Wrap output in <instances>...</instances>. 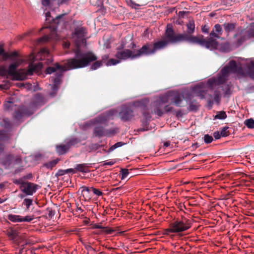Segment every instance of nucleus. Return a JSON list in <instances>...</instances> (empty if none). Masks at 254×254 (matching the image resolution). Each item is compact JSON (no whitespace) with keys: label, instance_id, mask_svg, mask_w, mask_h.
<instances>
[{"label":"nucleus","instance_id":"1","mask_svg":"<svg viewBox=\"0 0 254 254\" xmlns=\"http://www.w3.org/2000/svg\"><path fill=\"white\" fill-rule=\"evenodd\" d=\"M97 59L96 56L92 52L90 51L82 52L78 49L74 52V57L68 59L64 66L56 63L52 66L48 67L46 69L47 74H52L58 71L55 76L51 78V80L53 84L51 87L52 91L50 93V95L51 97H54L56 95L64 71L86 67L91 62L96 61Z\"/></svg>","mask_w":254,"mask_h":254},{"label":"nucleus","instance_id":"2","mask_svg":"<svg viewBox=\"0 0 254 254\" xmlns=\"http://www.w3.org/2000/svg\"><path fill=\"white\" fill-rule=\"evenodd\" d=\"M35 59L37 61H43V63L39 62L35 64H30L25 71V76L32 75L34 72H39L42 69L43 64H49L53 62L49 51L45 48L41 49L35 56Z\"/></svg>","mask_w":254,"mask_h":254},{"label":"nucleus","instance_id":"3","mask_svg":"<svg viewBox=\"0 0 254 254\" xmlns=\"http://www.w3.org/2000/svg\"><path fill=\"white\" fill-rule=\"evenodd\" d=\"M230 72L237 73L242 76H245V73L241 65H238L236 61L231 60L229 62L228 65L225 66L221 69L220 73L215 77L216 84L219 85L223 84L227 80Z\"/></svg>","mask_w":254,"mask_h":254},{"label":"nucleus","instance_id":"4","mask_svg":"<svg viewBox=\"0 0 254 254\" xmlns=\"http://www.w3.org/2000/svg\"><path fill=\"white\" fill-rule=\"evenodd\" d=\"M182 38L181 36L175 37V32L173 28L167 25L164 39L158 40L152 44L154 53L155 54L157 51L165 49L170 44H176L179 43V41L182 39Z\"/></svg>","mask_w":254,"mask_h":254},{"label":"nucleus","instance_id":"5","mask_svg":"<svg viewBox=\"0 0 254 254\" xmlns=\"http://www.w3.org/2000/svg\"><path fill=\"white\" fill-rule=\"evenodd\" d=\"M186 26L187 28L186 33L178 34L175 33V37L181 36L182 37V39L179 41V43L186 42L190 44H198L201 46V44L204 43L203 36L201 35L197 37L192 35L195 30L194 21L193 20H189Z\"/></svg>","mask_w":254,"mask_h":254},{"label":"nucleus","instance_id":"6","mask_svg":"<svg viewBox=\"0 0 254 254\" xmlns=\"http://www.w3.org/2000/svg\"><path fill=\"white\" fill-rule=\"evenodd\" d=\"M190 220L186 217L178 219L170 225V227L165 229V233L169 235L172 233H180L190 229L191 227Z\"/></svg>","mask_w":254,"mask_h":254},{"label":"nucleus","instance_id":"7","mask_svg":"<svg viewBox=\"0 0 254 254\" xmlns=\"http://www.w3.org/2000/svg\"><path fill=\"white\" fill-rule=\"evenodd\" d=\"M223 33L221 25L216 24L213 27L212 30L209 34V37L205 40L203 39L204 43L201 44V47L205 48H212L216 45L217 39L220 38Z\"/></svg>","mask_w":254,"mask_h":254},{"label":"nucleus","instance_id":"8","mask_svg":"<svg viewBox=\"0 0 254 254\" xmlns=\"http://www.w3.org/2000/svg\"><path fill=\"white\" fill-rule=\"evenodd\" d=\"M149 100L147 98L142 99L140 100L135 101L132 103V106L134 107L140 108L143 119L142 120V124L143 126H147L149 124L151 118V115L146 111L148 110L147 106L149 104Z\"/></svg>","mask_w":254,"mask_h":254},{"label":"nucleus","instance_id":"9","mask_svg":"<svg viewBox=\"0 0 254 254\" xmlns=\"http://www.w3.org/2000/svg\"><path fill=\"white\" fill-rule=\"evenodd\" d=\"M22 62V60L17 59L9 65L7 74L11 76L14 80H22L25 78V72L23 71V70L16 71L17 68Z\"/></svg>","mask_w":254,"mask_h":254},{"label":"nucleus","instance_id":"10","mask_svg":"<svg viewBox=\"0 0 254 254\" xmlns=\"http://www.w3.org/2000/svg\"><path fill=\"white\" fill-rule=\"evenodd\" d=\"M87 31L86 29L83 27H77L75 28L73 33V37L74 38L76 49L73 51V52L79 49L81 52H83L80 49V47L83 45L85 42L86 40L85 37Z\"/></svg>","mask_w":254,"mask_h":254},{"label":"nucleus","instance_id":"11","mask_svg":"<svg viewBox=\"0 0 254 254\" xmlns=\"http://www.w3.org/2000/svg\"><path fill=\"white\" fill-rule=\"evenodd\" d=\"M117 113L116 110H110L95 118L93 121L85 124V127L90 126L95 124H105Z\"/></svg>","mask_w":254,"mask_h":254},{"label":"nucleus","instance_id":"12","mask_svg":"<svg viewBox=\"0 0 254 254\" xmlns=\"http://www.w3.org/2000/svg\"><path fill=\"white\" fill-rule=\"evenodd\" d=\"M131 105H123L121 107V111L119 115L121 120L123 122L131 121L134 117L133 110Z\"/></svg>","mask_w":254,"mask_h":254},{"label":"nucleus","instance_id":"13","mask_svg":"<svg viewBox=\"0 0 254 254\" xmlns=\"http://www.w3.org/2000/svg\"><path fill=\"white\" fill-rule=\"evenodd\" d=\"M154 54L152 44L147 43L143 45L139 49L135 51V55L134 56V58L137 59L142 57L149 56Z\"/></svg>","mask_w":254,"mask_h":254},{"label":"nucleus","instance_id":"14","mask_svg":"<svg viewBox=\"0 0 254 254\" xmlns=\"http://www.w3.org/2000/svg\"><path fill=\"white\" fill-rule=\"evenodd\" d=\"M135 55V51H133L129 49L120 50L119 49L115 55V57L117 59H119L120 61H125L127 59L133 60L136 59V58H134V56Z\"/></svg>","mask_w":254,"mask_h":254},{"label":"nucleus","instance_id":"15","mask_svg":"<svg viewBox=\"0 0 254 254\" xmlns=\"http://www.w3.org/2000/svg\"><path fill=\"white\" fill-rule=\"evenodd\" d=\"M33 114V110L27 107L23 106L18 111H16L15 118L18 122H22V119L25 117H28Z\"/></svg>","mask_w":254,"mask_h":254},{"label":"nucleus","instance_id":"16","mask_svg":"<svg viewBox=\"0 0 254 254\" xmlns=\"http://www.w3.org/2000/svg\"><path fill=\"white\" fill-rule=\"evenodd\" d=\"M38 189V185L31 182H25L22 186L21 191L26 195H33Z\"/></svg>","mask_w":254,"mask_h":254},{"label":"nucleus","instance_id":"17","mask_svg":"<svg viewBox=\"0 0 254 254\" xmlns=\"http://www.w3.org/2000/svg\"><path fill=\"white\" fill-rule=\"evenodd\" d=\"M7 219L13 223L30 222L34 219V217L33 216L29 215L22 217L18 215L9 214L7 215Z\"/></svg>","mask_w":254,"mask_h":254},{"label":"nucleus","instance_id":"18","mask_svg":"<svg viewBox=\"0 0 254 254\" xmlns=\"http://www.w3.org/2000/svg\"><path fill=\"white\" fill-rule=\"evenodd\" d=\"M253 37H254V23L252 24L249 30L238 39L237 44L241 45L248 39Z\"/></svg>","mask_w":254,"mask_h":254},{"label":"nucleus","instance_id":"19","mask_svg":"<svg viewBox=\"0 0 254 254\" xmlns=\"http://www.w3.org/2000/svg\"><path fill=\"white\" fill-rule=\"evenodd\" d=\"M45 104L44 98L40 93L36 94L32 99L30 106L32 108H37Z\"/></svg>","mask_w":254,"mask_h":254},{"label":"nucleus","instance_id":"20","mask_svg":"<svg viewBox=\"0 0 254 254\" xmlns=\"http://www.w3.org/2000/svg\"><path fill=\"white\" fill-rule=\"evenodd\" d=\"M206 48L210 50H218L223 53H228L231 51V46L228 42L219 44L218 42L216 41V45L214 47Z\"/></svg>","mask_w":254,"mask_h":254},{"label":"nucleus","instance_id":"21","mask_svg":"<svg viewBox=\"0 0 254 254\" xmlns=\"http://www.w3.org/2000/svg\"><path fill=\"white\" fill-rule=\"evenodd\" d=\"M14 156L11 154H6L2 159L0 160V163L5 168H9L13 164Z\"/></svg>","mask_w":254,"mask_h":254},{"label":"nucleus","instance_id":"22","mask_svg":"<svg viewBox=\"0 0 254 254\" xmlns=\"http://www.w3.org/2000/svg\"><path fill=\"white\" fill-rule=\"evenodd\" d=\"M171 96L170 100L178 107H181V103L183 99L180 93L178 92L171 91Z\"/></svg>","mask_w":254,"mask_h":254},{"label":"nucleus","instance_id":"23","mask_svg":"<svg viewBox=\"0 0 254 254\" xmlns=\"http://www.w3.org/2000/svg\"><path fill=\"white\" fill-rule=\"evenodd\" d=\"M162 105L163 104L158 100L154 102V112L159 117H161L163 114Z\"/></svg>","mask_w":254,"mask_h":254},{"label":"nucleus","instance_id":"24","mask_svg":"<svg viewBox=\"0 0 254 254\" xmlns=\"http://www.w3.org/2000/svg\"><path fill=\"white\" fill-rule=\"evenodd\" d=\"M69 148V146L66 143L65 144L57 145L56 147V152L59 155L65 154Z\"/></svg>","mask_w":254,"mask_h":254},{"label":"nucleus","instance_id":"25","mask_svg":"<svg viewBox=\"0 0 254 254\" xmlns=\"http://www.w3.org/2000/svg\"><path fill=\"white\" fill-rule=\"evenodd\" d=\"M225 33L227 35L231 32L234 31L236 27V23L226 22L223 25Z\"/></svg>","mask_w":254,"mask_h":254},{"label":"nucleus","instance_id":"26","mask_svg":"<svg viewBox=\"0 0 254 254\" xmlns=\"http://www.w3.org/2000/svg\"><path fill=\"white\" fill-rule=\"evenodd\" d=\"M73 169H75L76 172L78 171L83 173H88L90 171L88 169V165L86 163L76 164Z\"/></svg>","mask_w":254,"mask_h":254},{"label":"nucleus","instance_id":"27","mask_svg":"<svg viewBox=\"0 0 254 254\" xmlns=\"http://www.w3.org/2000/svg\"><path fill=\"white\" fill-rule=\"evenodd\" d=\"M64 14H61L56 17L55 18L51 19V13L50 11H48L45 13L46 21L47 23H50L51 20H52L54 23H56L58 24L60 23V20L64 16Z\"/></svg>","mask_w":254,"mask_h":254},{"label":"nucleus","instance_id":"28","mask_svg":"<svg viewBox=\"0 0 254 254\" xmlns=\"http://www.w3.org/2000/svg\"><path fill=\"white\" fill-rule=\"evenodd\" d=\"M171 96V92H168L164 94L161 95L159 96L158 100H159L163 104H166L169 102Z\"/></svg>","mask_w":254,"mask_h":254},{"label":"nucleus","instance_id":"29","mask_svg":"<svg viewBox=\"0 0 254 254\" xmlns=\"http://www.w3.org/2000/svg\"><path fill=\"white\" fill-rule=\"evenodd\" d=\"M203 84H197L195 85L192 89V91L195 93H198V96H200L201 99L204 98V95H203Z\"/></svg>","mask_w":254,"mask_h":254},{"label":"nucleus","instance_id":"30","mask_svg":"<svg viewBox=\"0 0 254 254\" xmlns=\"http://www.w3.org/2000/svg\"><path fill=\"white\" fill-rule=\"evenodd\" d=\"M7 235L12 241H15L18 236V232L16 230L10 229L7 231Z\"/></svg>","mask_w":254,"mask_h":254},{"label":"nucleus","instance_id":"31","mask_svg":"<svg viewBox=\"0 0 254 254\" xmlns=\"http://www.w3.org/2000/svg\"><path fill=\"white\" fill-rule=\"evenodd\" d=\"M94 133L99 137L105 136V129L102 127H96L94 129Z\"/></svg>","mask_w":254,"mask_h":254},{"label":"nucleus","instance_id":"32","mask_svg":"<svg viewBox=\"0 0 254 254\" xmlns=\"http://www.w3.org/2000/svg\"><path fill=\"white\" fill-rule=\"evenodd\" d=\"M67 173H71L72 174L76 173L75 169L72 168L67 169L65 170L60 169L56 174V176H62Z\"/></svg>","mask_w":254,"mask_h":254},{"label":"nucleus","instance_id":"33","mask_svg":"<svg viewBox=\"0 0 254 254\" xmlns=\"http://www.w3.org/2000/svg\"><path fill=\"white\" fill-rule=\"evenodd\" d=\"M247 71L249 76L254 79V62H251L247 67Z\"/></svg>","mask_w":254,"mask_h":254},{"label":"nucleus","instance_id":"34","mask_svg":"<svg viewBox=\"0 0 254 254\" xmlns=\"http://www.w3.org/2000/svg\"><path fill=\"white\" fill-rule=\"evenodd\" d=\"M59 161V159H54L51 161L45 163L44 164V166L49 169H52L53 167H54Z\"/></svg>","mask_w":254,"mask_h":254},{"label":"nucleus","instance_id":"35","mask_svg":"<svg viewBox=\"0 0 254 254\" xmlns=\"http://www.w3.org/2000/svg\"><path fill=\"white\" fill-rule=\"evenodd\" d=\"M80 142V140L79 139L76 137H71L67 140L66 143L69 146V147L70 148L72 146H74Z\"/></svg>","mask_w":254,"mask_h":254},{"label":"nucleus","instance_id":"36","mask_svg":"<svg viewBox=\"0 0 254 254\" xmlns=\"http://www.w3.org/2000/svg\"><path fill=\"white\" fill-rule=\"evenodd\" d=\"M103 65V62L102 61H97L94 62L90 66V70H94L98 69Z\"/></svg>","mask_w":254,"mask_h":254},{"label":"nucleus","instance_id":"37","mask_svg":"<svg viewBox=\"0 0 254 254\" xmlns=\"http://www.w3.org/2000/svg\"><path fill=\"white\" fill-rule=\"evenodd\" d=\"M124 144H125V143L123 142H118L116 143L115 144H114L113 145H112L109 148V149L108 150L107 152L108 153H109L111 152L112 151H113V150H114L115 149H116V148L121 147L123 145H124Z\"/></svg>","mask_w":254,"mask_h":254},{"label":"nucleus","instance_id":"38","mask_svg":"<svg viewBox=\"0 0 254 254\" xmlns=\"http://www.w3.org/2000/svg\"><path fill=\"white\" fill-rule=\"evenodd\" d=\"M1 126L6 129H9L11 127V123L8 118H4L1 123Z\"/></svg>","mask_w":254,"mask_h":254},{"label":"nucleus","instance_id":"39","mask_svg":"<svg viewBox=\"0 0 254 254\" xmlns=\"http://www.w3.org/2000/svg\"><path fill=\"white\" fill-rule=\"evenodd\" d=\"M14 104L13 102L11 99L5 102L4 104V110H10L12 109V107Z\"/></svg>","mask_w":254,"mask_h":254},{"label":"nucleus","instance_id":"40","mask_svg":"<svg viewBox=\"0 0 254 254\" xmlns=\"http://www.w3.org/2000/svg\"><path fill=\"white\" fill-rule=\"evenodd\" d=\"M227 118V115L224 111L218 112L214 116V119L224 120Z\"/></svg>","mask_w":254,"mask_h":254},{"label":"nucleus","instance_id":"41","mask_svg":"<svg viewBox=\"0 0 254 254\" xmlns=\"http://www.w3.org/2000/svg\"><path fill=\"white\" fill-rule=\"evenodd\" d=\"M18 57V53L16 51H13L11 52L10 54L8 53L7 59H10L12 61H15L17 59V58Z\"/></svg>","mask_w":254,"mask_h":254},{"label":"nucleus","instance_id":"42","mask_svg":"<svg viewBox=\"0 0 254 254\" xmlns=\"http://www.w3.org/2000/svg\"><path fill=\"white\" fill-rule=\"evenodd\" d=\"M119 59H111L108 61L106 65L107 66L115 65L120 63Z\"/></svg>","mask_w":254,"mask_h":254},{"label":"nucleus","instance_id":"43","mask_svg":"<svg viewBox=\"0 0 254 254\" xmlns=\"http://www.w3.org/2000/svg\"><path fill=\"white\" fill-rule=\"evenodd\" d=\"M117 132V128H111L109 129H105V136H111L115 134Z\"/></svg>","mask_w":254,"mask_h":254},{"label":"nucleus","instance_id":"44","mask_svg":"<svg viewBox=\"0 0 254 254\" xmlns=\"http://www.w3.org/2000/svg\"><path fill=\"white\" fill-rule=\"evenodd\" d=\"M245 124L249 128H254V120L252 118L246 120L245 122Z\"/></svg>","mask_w":254,"mask_h":254},{"label":"nucleus","instance_id":"45","mask_svg":"<svg viewBox=\"0 0 254 254\" xmlns=\"http://www.w3.org/2000/svg\"><path fill=\"white\" fill-rule=\"evenodd\" d=\"M199 106L194 104L193 102L191 101L189 104V106L188 107V110L190 111H196L198 110Z\"/></svg>","mask_w":254,"mask_h":254},{"label":"nucleus","instance_id":"46","mask_svg":"<svg viewBox=\"0 0 254 254\" xmlns=\"http://www.w3.org/2000/svg\"><path fill=\"white\" fill-rule=\"evenodd\" d=\"M0 56H2L3 61L7 59L8 53L4 51L2 45H0Z\"/></svg>","mask_w":254,"mask_h":254},{"label":"nucleus","instance_id":"47","mask_svg":"<svg viewBox=\"0 0 254 254\" xmlns=\"http://www.w3.org/2000/svg\"><path fill=\"white\" fill-rule=\"evenodd\" d=\"M7 132L4 130H0V140L5 141L8 139Z\"/></svg>","mask_w":254,"mask_h":254},{"label":"nucleus","instance_id":"48","mask_svg":"<svg viewBox=\"0 0 254 254\" xmlns=\"http://www.w3.org/2000/svg\"><path fill=\"white\" fill-rule=\"evenodd\" d=\"M231 86L227 84L223 87L222 90L225 95H230L231 94Z\"/></svg>","mask_w":254,"mask_h":254},{"label":"nucleus","instance_id":"49","mask_svg":"<svg viewBox=\"0 0 254 254\" xmlns=\"http://www.w3.org/2000/svg\"><path fill=\"white\" fill-rule=\"evenodd\" d=\"M33 200L30 198H25L23 201V204L24 205L27 209H29L32 204Z\"/></svg>","mask_w":254,"mask_h":254},{"label":"nucleus","instance_id":"50","mask_svg":"<svg viewBox=\"0 0 254 254\" xmlns=\"http://www.w3.org/2000/svg\"><path fill=\"white\" fill-rule=\"evenodd\" d=\"M228 127H224L222 128L220 131V134H221L222 137H226L230 134V132L228 131Z\"/></svg>","mask_w":254,"mask_h":254},{"label":"nucleus","instance_id":"51","mask_svg":"<svg viewBox=\"0 0 254 254\" xmlns=\"http://www.w3.org/2000/svg\"><path fill=\"white\" fill-rule=\"evenodd\" d=\"M204 142L206 144L210 143L213 140V138L212 136L209 134H205L203 137Z\"/></svg>","mask_w":254,"mask_h":254},{"label":"nucleus","instance_id":"52","mask_svg":"<svg viewBox=\"0 0 254 254\" xmlns=\"http://www.w3.org/2000/svg\"><path fill=\"white\" fill-rule=\"evenodd\" d=\"M121 172V178L122 180H124L125 178H126L129 174L128 170L127 169H122Z\"/></svg>","mask_w":254,"mask_h":254},{"label":"nucleus","instance_id":"53","mask_svg":"<svg viewBox=\"0 0 254 254\" xmlns=\"http://www.w3.org/2000/svg\"><path fill=\"white\" fill-rule=\"evenodd\" d=\"M116 163L114 160H106L101 162L102 166H110L113 165Z\"/></svg>","mask_w":254,"mask_h":254},{"label":"nucleus","instance_id":"54","mask_svg":"<svg viewBox=\"0 0 254 254\" xmlns=\"http://www.w3.org/2000/svg\"><path fill=\"white\" fill-rule=\"evenodd\" d=\"M207 84L209 86L212 87L216 84V80L215 77L211 78L207 80Z\"/></svg>","mask_w":254,"mask_h":254},{"label":"nucleus","instance_id":"55","mask_svg":"<svg viewBox=\"0 0 254 254\" xmlns=\"http://www.w3.org/2000/svg\"><path fill=\"white\" fill-rule=\"evenodd\" d=\"M13 183L16 185H20V189L21 190L22 189V186H24V184L25 183L24 182L22 179H16V180H14L13 181Z\"/></svg>","mask_w":254,"mask_h":254},{"label":"nucleus","instance_id":"56","mask_svg":"<svg viewBox=\"0 0 254 254\" xmlns=\"http://www.w3.org/2000/svg\"><path fill=\"white\" fill-rule=\"evenodd\" d=\"M91 189H92V191L93 192V193L96 195L97 196H100L103 195V192L99 190L94 188L93 187H91Z\"/></svg>","mask_w":254,"mask_h":254},{"label":"nucleus","instance_id":"57","mask_svg":"<svg viewBox=\"0 0 254 254\" xmlns=\"http://www.w3.org/2000/svg\"><path fill=\"white\" fill-rule=\"evenodd\" d=\"M214 101L218 104L220 101V95L219 93L217 91H215L214 94Z\"/></svg>","mask_w":254,"mask_h":254},{"label":"nucleus","instance_id":"58","mask_svg":"<svg viewBox=\"0 0 254 254\" xmlns=\"http://www.w3.org/2000/svg\"><path fill=\"white\" fill-rule=\"evenodd\" d=\"M50 37L47 35H45L41 38H40L38 40L39 42H46L49 40Z\"/></svg>","mask_w":254,"mask_h":254},{"label":"nucleus","instance_id":"59","mask_svg":"<svg viewBox=\"0 0 254 254\" xmlns=\"http://www.w3.org/2000/svg\"><path fill=\"white\" fill-rule=\"evenodd\" d=\"M22 162L21 158L20 156H16L15 159H13V164H19Z\"/></svg>","mask_w":254,"mask_h":254},{"label":"nucleus","instance_id":"60","mask_svg":"<svg viewBox=\"0 0 254 254\" xmlns=\"http://www.w3.org/2000/svg\"><path fill=\"white\" fill-rule=\"evenodd\" d=\"M209 27L206 25H203L201 27V31L203 33H205V34H208L209 33Z\"/></svg>","mask_w":254,"mask_h":254},{"label":"nucleus","instance_id":"61","mask_svg":"<svg viewBox=\"0 0 254 254\" xmlns=\"http://www.w3.org/2000/svg\"><path fill=\"white\" fill-rule=\"evenodd\" d=\"M129 5L132 8L137 9L139 5L134 2L132 0H129Z\"/></svg>","mask_w":254,"mask_h":254},{"label":"nucleus","instance_id":"62","mask_svg":"<svg viewBox=\"0 0 254 254\" xmlns=\"http://www.w3.org/2000/svg\"><path fill=\"white\" fill-rule=\"evenodd\" d=\"M213 136L216 139H218L220 138L221 134H220V132L219 131H216L214 132Z\"/></svg>","mask_w":254,"mask_h":254},{"label":"nucleus","instance_id":"63","mask_svg":"<svg viewBox=\"0 0 254 254\" xmlns=\"http://www.w3.org/2000/svg\"><path fill=\"white\" fill-rule=\"evenodd\" d=\"M176 116L177 117H182L184 115V113L183 112V111L182 110H179L175 113Z\"/></svg>","mask_w":254,"mask_h":254},{"label":"nucleus","instance_id":"64","mask_svg":"<svg viewBox=\"0 0 254 254\" xmlns=\"http://www.w3.org/2000/svg\"><path fill=\"white\" fill-rule=\"evenodd\" d=\"M165 112L166 113L171 112L173 110V108L169 105H166L164 107Z\"/></svg>","mask_w":254,"mask_h":254}]
</instances>
